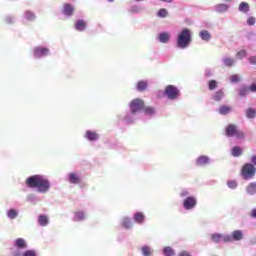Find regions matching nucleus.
Returning a JSON list of instances; mask_svg holds the SVG:
<instances>
[{
    "mask_svg": "<svg viewBox=\"0 0 256 256\" xmlns=\"http://www.w3.org/2000/svg\"><path fill=\"white\" fill-rule=\"evenodd\" d=\"M26 184L31 189H37L38 193H48L51 182L43 175H33L27 178Z\"/></svg>",
    "mask_w": 256,
    "mask_h": 256,
    "instance_id": "obj_1",
    "label": "nucleus"
},
{
    "mask_svg": "<svg viewBox=\"0 0 256 256\" xmlns=\"http://www.w3.org/2000/svg\"><path fill=\"white\" fill-rule=\"evenodd\" d=\"M193 37L189 28H183L176 37V47L178 49H187L191 45Z\"/></svg>",
    "mask_w": 256,
    "mask_h": 256,
    "instance_id": "obj_2",
    "label": "nucleus"
},
{
    "mask_svg": "<svg viewBox=\"0 0 256 256\" xmlns=\"http://www.w3.org/2000/svg\"><path fill=\"white\" fill-rule=\"evenodd\" d=\"M167 97L169 101H177L181 97V90L175 85H167L165 91H158V97Z\"/></svg>",
    "mask_w": 256,
    "mask_h": 256,
    "instance_id": "obj_3",
    "label": "nucleus"
},
{
    "mask_svg": "<svg viewBox=\"0 0 256 256\" xmlns=\"http://www.w3.org/2000/svg\"><path fill=\"white\" fill-rule=\"evenodd\" d=\"M128 107L129 111H132V113H138V115H141V110L145 109V101L141 98H135L130 101Z\"/></svg>",
    "mask_w": 256,
    "mask_h": 256,
    "instance_id": "obj_4",
    "label": "nucleus"
},
{
    "mask_svg": "<svg viewBox=\"0 0 256 256\" xmlns=\"http://www.w3.org/2000/svg\"><path fill=\"white\" fill-rule=\"evenodd\" d=\"M51 55V50L44 46H37L33 49L34 59H44V57H49Z\"/></svg>",
    "mask_w": 256,
    "mask_h": 256,
    "instance_id": "obj_5",
    "label": "nucleus"
},
{
    "mask_svg": "<svg viewBox=\"0 0 256 256\" xmlns=\"http://www.w3.org/2000/svg\"><path fill=\"white\" fill-rule=\"evenodd\" d=\"M256 168L253 164L248 163L242 168L243 179H253L255 177Z\"/></svg>",
    "mask_w": 256,
    "mask_h": 256,
    "instance_id": "obj_6",
    "label": "nucleus"
},
{
    "mask_svg": "<svg viewBox=\"0 0 256 256\" xmlns=\"http://www.w3.org/2000/svg\"><path fill=\"white\" fill-rule=\"evenodd\" d=\"M14 247H16L17 250L13 251L14 256H20L21 255V249H27V241L23 238H18L14 241Z\"/></svg>",
    "mask_w": 256,
    "mask_h": 256,
    "instance_id": "obj_7",
    "label": "nucleus"
},
{
    "mask_svg": "<svg viewBox=\"0 0 256 256\" xmlns=\"http://www.w3.org/2000/svg\"><path fill=\"white\" fill-rule=\"evenodd\" d=\"M211 240L213 243H230L231 242V237L229 234L223 235L219 233H214L211 235Z\"/></svg>",
    "mask_w": 256,
    "mask_h": 256,
    "instance_id": "obj_8",
    "label": "nucleus"
},
{
    "mask_svg": "<svg viewBox=\"0 0 256 256\" xmlns=\"http://www.w3.org/2000/svg\"><path fill=\"white\" fill-rule=\"evenodd\" d=\"M139 115H141V114H138L137 112H133L130 110L123 117V122L126 125H132V123H135V121H137V119H139Z\"/></svg>",
    "mask_w": 256,
    "mask_h": 256,
    "instance_id": "obj_9",
    "label": "nucleus"
},
{
    "mask_svg": "<svg viewBox=\"0 0 256 256\" xmlns=\"http://www.w3.org/2000/svg\"><path fill=\"white\" fill-rule=\"evenodd\" d=\"M226 137L232 138V139H243L245 137V134L243 131L239 129H226L225 130Z\"/></svg>",
    "mask_w": 256,
    "mask_h": 256,
    "instance_id": "obj_10",
    "label": "nucleus"
},
{
    "mask_svg": "<svg viewBox=\"0 0 256 256\" xmlns=\"http://www.w3.org/2000/svg\"><path fill=\"white\" fill-rule=\"evenodd\" d=\"M197 206V199L193 196H188L184 201H183V207L187 211L191 209H195Z\"/></svg>",
    "mask_w": 256,
    "mask_h": 256,
    "instance_id": "obj_11",
    "label": "nucleus"
},
{
    "mask_svg": "<svg viewBox=\"0 0 256 256\" xmlns=\"http://www.w3.org/2000/svg\"><path fill=\"white\" fill-rule=\"evenodd\" d=\"M62 13L65 15V17H73V13H75V6L69 3L64 4L62 8Z\"/></svg>",
    "mask_w": 256,
    "mask_h": 256,
    "instance_id": "obj_12",
    "label": "nucleus"
},
{
    "mask_svg": "<svg viewBox=\"0 0 256 256\" xmlns=\"http://www.w3.org/2000/svg\"><path fill=\"white\" fill-rule=\"evenodd\" d=\"M157 40L159 43H163L164 45H167L169 41H171V33L170 32H160L157 36Z\"/></svg>",
    "mask_w": 256,
    "mask_h": 256,
    "instance_id": "obj_13",
    "label": "nucleus"
},
{
    "mask_svg": "<svg viewBox=\"0 0 256 256\" xmlns=\"http://www.w3.org/2000/svg\"><path fill=\"white\" fill-rule=\"evenodd\" d=\"M22 18L24 21L33 23V21H35V19H37V15H35V12H33L31 10H26V11H24Z\"/></svg>",
    "mask_w": 256,
    "mask_h": 256,
    "instance_id": "obj_14",
    "label": "nucleus"
},
{
    "mask_svg": "<svg viewBox=\"0 0 256 256\" xmlns=\"http://www.w3.org/2000/svg\"><path fill=\"white\" fill-rule=\"evenodd\" d=\"M149 87V82L147 80H140L136 83V91L139 93H143V91H147Z\"/></svg>",
    "mask_w": 256,
    "mask_h": 256,
    "instance_id": "obj_15",
    "label": "nucleus"
},
{
    "mask_svg": "<svg viewBox=\"0 0 256 256\" xmlns=\"http://www.w3.org/2000/svg\"><path fill=\"white\" fill-rule=\"evenodd\" d=\"M222 63H223L224 67H233V65H235V63H237V60H235V58L225 56L222 58Z\"/></svg>",
    "mask_w": 256,
    "mask_h": 256,
    "instance_id": "obj_16",
    "label": "nucleus"
},
{
    "mask_svg": "<svg viewBox=\"0 0 256 256\" xmlns=\"http://www.w3.org/2000/svg\"><path fill=\"white\" fill-rule=\"evenodd\" d=\"M231 241H241L243 239V232L241 230H236L232 232V235H229Z\"/></svg>",
    "mask_w": 256,
    "mask_h": 256,
    "instance_id": "obj_17",
    "label": "nucleus"
},
{
    "mask_svg": "<svg viewBox=\"0 0 256 256\" xmlns=\"http://www.w3.org/2000/svg\"><path fill=\"white\" fill-rule=\"evenodd\" d=\"M199 37L202 41H205L206 43H209L211 41V33L207 30H201L199 32Z\"/></svg>",
    "mask_w": 256,
    "mask_h": 256,
    "instance_id": "obj_18",
    "label": "nucleus"
},
{
    "mask_svg": "<svg viewBox=\"0 0 256 256\" xmlns=\"http://www.w3.org/2000/svg\"><path fill=\"white\" fill-rule=\"evenodd\" d=\"M214 11L216 13H226V11H229V5L228 4H217L214 6Z\"/></svg>",
    "mask_w": 256,
    "mask_h": 256,
    "instance_id": "obj_19",
    "label": "nucleus"
},
{
    "mask_svg": "<svg viewBox=\"0 0 256 256\" xmlns=\"http://www.w3.org/2000/svg\"><path fill=\"white\" fill-rule=\"evenodd\" d=\"M250 9L251 8L249 7V3H247V2H241L238 7V11L240 13H243L244 15H247V13H249Z\"/></svg>",
    "mask_w": 256,
    "mask_h": 256,
    "instance_id": "obj_20",
    "label": "nucleus"
},
{
    "mask_svg": "<svg viewBox=\"0 0 256 256\" xmlns=\"http://www.w3.org/2000/svg\"><path fill=\"white\" fill-rule=\"evenodd\" d=\"M75 29L76 31L83 32L85 29H87V23L84 22V20L79 19L75 23Z\"/></svg>",
    "mask_w": 256,
    "mask_h": 256,
    "instance_id": "obj_21",
    "label": "nucleus"
},
{
    "mask_svg": "<svg viewBox=\"0 0 256 256\" xmlns=\"http://www.w3.org/2000/svg\"><path fill=\"white\" fill-rule=\"evenodd\" d=\"M231 111H233L231 106H227V105H222L218 109V113L220 115H229V113H231Z\"/></svg>",
    "mask_w": 256,
    "mask_h": 256,
    "instance_id": "obj_22",
    "label": "nucleus"
},
{
    "mask_svg": "<svg viewBox=\"0 0 256 256\" xmlns=\"http://www.w3.org/2000/svg\"><path fill=\"white\" fill-rule=\"evenodd\" d=\"M212 99L217 102L222 101V99H225V92H223V90L215 92L212 96Z\"/></svg>",
    "mask_w": 256,
    "mask_h": 256,
    "instance_id": "obj_23",
    "label": "nucleus"
},
{
    "mask_svg": "<svg viewBox=\"0 0 256 256\" xmlns=\"http://www.w3.org/2000/svg\"><path fill=\"white\" fill-rule=\"evenodd\" d=\"M86 139H88V141H97L99 139V134L95 133L94 131L88 130L86 132Z\"/></svg>",
    "mask_w": 256,
    "mask_h": 256,
    "instance_id": "obj_24",
    "label": "nucleus"
},
{
    "mask_svg": "<svg viewBox=\"0 0 256 256\" xmlns=\"http://www.w3.org/2000/svg\"><path fill=\"white\" fill-rule=\"evenodd\" d=\"M38 224L41 227H47V225H49V218H47V216H45V215H40L38 217Z\"/></svg>",
    "mask_w": 256,
    "mask_h": 256,
    "instance_id": "obj_25",
    "label": "nucleus"
},
{
    "mask_svg": "<svg viewBox=\"0 0 256 256\" xmlns=\"http://www.w3.org/2000/svg\"><path fill=\"white\" fill-rule=\"evenodd\" d=\"M7 217L8 219H17V217H19V211H17L16 209H10L7 211Z\"/></svg>",
    "mask_w": 256,
    "mask_h": 256,
    "instance_id": "obj_26",
    "label": "nucleus"
},
{
    "mask_svg": "<svg viewBox=\"0 0 256 256\" xmlns=\"http://www.w3.org/2000/svg\"><path fill=\"white\" fill-rule=\"evenodd\" d=\"M141 253L143 256H152L153 255V249H151L150 246H142Z\"/></svg>",
    "mask_w": 256,
    "mask_h": 256,
    "instance_id": "obj_27",
    "label": "nucleus"
},
{
    "mask_svg": "<svg viewBox=\"0 0 256 256\" xmlns=\"http://www.w3.org/2000/svg\"><path fill=\"white\" fill-rule=\"evenodd\" d=\"M157 17H159L160 19H165L169 17V11H167V9L165 8H161L157 12Z\"/></svg>",
    "mask_w": 256,
    "mask_h": 256,
    "instance_id": "obj_28",
    "label": "nucleus"
},
{
    "mask_svg": "<svg viewBox=\"0 0 256 256\" xmlns=\"http://www.w3.org/2000/svg\"><path fill=\"white\" fill-rule=\"evenodd\" d=\"M248 195H255L256 194V182H252L246 188Z\"/></svg>",
    "mask_w": 256,
    "mask_h": 256,
    "instance_id": "obj_29",
    "label": "nucleus"
},
{
    "mask_svg": "<svg viewBox=\"0 0 256 256\" xmlns=\"http://www.w3.org/2000/svg\"><path fill=\"white\" fill-rule=\"evenodd\" d=\"M209 163V157L207 156H200L196 160V165H207Z\"/></svg>",
    "mask_w": 256,
    "mask_h": 256,
    "instance_id": "obj_30",
    "label": "nucleus"
},
{
    "mask_svg": "<svg viewBox=\"0 0 256 256\" xmlns=\"http://www.w3.org/2000/svg\"><path fill=\"white\" fill-rule=\"evenodd\" d=\"M129 13H132L133 15L141 13L143 9L139 5H133L128 9Z\"/></svg>",
    "mask_w": 256,
    "mask_h": 256,
    "instance_id": "obj_31",
    "label": "nucleus"
},
{
    "mask_svg": "<svg viewBox=\"0 0 256 256\" xmlns=\"http://www.w3.org/2000/svg\"><path fill=\"white\" fill-rule=\"evenodd\" d=\"M242 153H243V150L241 149V147L234 146L232 148V155H233V157H241Z\"/></svg>",
    "mask_w": 256,
    "mask_h": 256,
    "instance_id": "obj_32",
    "label": "nucleus"
},
{
    "mask_svg": "<svg viewBox=\"0 0 256 256\" xmlns=\"http://www.w3.org/2000/svg\"><path fill=\"white\" fill-rule=\"evenodd\" d=\"M238 93L240 97H247L250 93L249 87L243 86L242 88L239 89Z\"/></svg>",
    "mask_w": 256,
    "mask_h": 256,
    "instance_id": "obj_33",
    "label": "nucleus"
},
{
    "mask_svg": "<svg viewBox=\"0 0 256 256\" xmlns=\"http://www.w3.org/2000/svg\"><path fill=\"white\" fill-rule=\"evenodd\" d=\"M157 111L153 107H146L144 109V115H147V117H153Z\"/></svg>",
    "mask_w": 256,
    "mask_h": 256,
    "instance_id": "obj_34",
    "label": "nucleus"
},
{
    "mask_svg": "<svg viewBox=\"0 0 256 256\" xmlns=\"http://www.w3.org/2000/svg\"><path fill=\"white\" fill-rule=\"evenodd\" d=\"M86 218L85 212L78 211L74 215V221H83Z\"/></svg>",
    "mask_w": 256,
    "mask_h": 256,
    "instance_id": "obj_35",
    "label": "nucleus"
},
{
    "mask_svg": "<svg viewBox=\"0 0 256 256\" xmlns=\"http://www.w3.org/2000/svg\"><path fill=\"white\" fill-rule=\"evenodd\" d=\"M134 221L136 223H143L145 221V216L143 215V213L138 212L134 214Z\"/></svg>",
    "mask_w": 256,
    "mask_h": 256,
    "instance_id": "obj_36",
    "label": "nucleus"
},
{
    "mask_svg": "<svg viewBox=\"0 0 256 256\" xmlns=\"http://www.w3.org/2000/svg\"><path fill=\"white\" fill-rule=\"evenodd\" d=\"M246 117H247L248 119H255V117H256V111H255V109H253V108H248V109L246 110Z\"/></svg>",
    "mask_w": 256,
    "mask_h": 256,
    "instance_id": "obj_37",
    "label": "nucleus"
},
{
    "mask_svg": "<svg viewBox=\"0 0 256 256\" xmlns=\"http://www.w3.org/2000/svg\"><path fill=\"white\" fill-rule=\"evenodd\" d=\"M27 201H29L30 203H39V201H41V199L39 197H37V195H35V194H30L27 196Z\"/></svg>",
    "mask_w": 256,
    "mask_h": 256,
    "instance_id": "obj_38",
    "label": "nucleus"
},
{
    "mask_svg": "<svg viewBox=\"0 0 256 256\" xmlns=\"http://www.w3.org/2000/svg\"><path fill=\"white\" fill-rule=\"evenodd\" d=\"M163 254L165 256H174L175 255V251L169 247V246H166L164 249H163Z\"/></svg>",
    "mask_w": 256,
    "mask_h": 256,
    "instance_id": "obj_39",
    "label": "nucleus"
},
{
    "mask_svg": "<svg viewBox=\"0 0 256 256\" xmlns=\"http://www.w3.org/2000/svg\"><path fill=\"white\" fill-rule=\"evenodd\" d=\"M69 182L73 184L79 183V178L77 177V174L75 173L69 174Z\"/></svg>",
    "mask_w": 256,
    "mask_h": 256,
    "instance_id": "obj_40",
    "label": "nucleus"
},
{
    "mask_svg": "<svg viewBox=\"0 0 256 256\" xmlns=\"http://www.w3.org/2000/svg\"><path fill=\"white\" fill-rule=\"evenodd\" d=\"M132 225H133V223H131V220L129 218H124L122 220V226H124L125 229H131Z\"/></svg>",
    "mask_w": 256,
    "mask_h": 256,
    "instance_id": "obj_41",
    "label": "nucleus"
},
{
    "mask_svg": "<svg viewBox=\"0 0 256 256\" xmlns=\"http://www.w3.org/2000/svg\"><path fill=\"white\" fill-rule=\"evenodd\" d=\"M237 59H245L247 57V50H240L236 53Z\"/></svg>",
    "mask_w": 256,
    "mask_h": 256,
    "instance_id": "obj_42",
    "label": "nucleus"
},
{
    "mask_svg": "<svg viewBox=\"0 0 256 256\" xmlns=\"http://www.w3.org/2000/svg\"><path fill=\"white\" fill-rule=\"evenodd\" d=\"M208 88L210 91H215L217 89V81L216 80H210L208 82Z\"/></svg>",
    "mask_w": 256,
    "mask_h": 256,
    "instance_id": "obj_43",
    "label": "nucleus"
},
{
    "mask_svg": "<svg viewBox=\"0 0 256 256\" xmlns=\"http://www.w3.org/2000/svg\"><path fill=\"white\" fill-rule=\"evenodd\" d=\"M4 21L5 23H7V25H13V23H15V17L12 15H8L5 17Z\"/></svg>",
    "mask_w": 256,
    "mask_h": 256,
    "instance_id": "obj_44",
    "label": "nucleus"
},
{
    "mask_svg": "<svg viewBox=\"0 0 256 256\" xmlns=\"http://www.w3.org/2000/svg\"><path fill=\"white\" fill-rule=\"evenodd\" d=\"M227 187H229V189H237V181L229 180L227 182Z\"/></svg>",
    "mask_w": 256,
    "mask_h": 256,
    "instance_id": "obj_45",
    "label": "nucleus"
},
{
    "mask_svg": "<svg viewBox=\"0 0 256 256\" xmlns=\"http://www.w3.org/2000/svg\"><path fill=\"white\" fill-rule=\"evenodd\" d=\"M239 81H240L239 74H234V75L230 76V82L231 83H239Z\"/></svg>",
    "mask_w": 256,
    "mask_h": 256,
    "instance_id": "obj_46",
    "label": "nucleus"
},
{
    "mask_svg": "<svg viewBox=\"0 0 256 256\" xmlns=\"http://www.w3.org/2000/svg\"><path fill=\"white\" fill-rule=\"evenodd\" d=\"M22 256H37V252L35 250H26Z\"/></svg>",
    "mask_w": 256,
    "mask_h": 256,
    "instance_id": "obj_47",
    "label": "nucleus"
},
{
    "mask_svg": "<svg viewBox=\"0 0 256 256\" xmlns=\"http://www.w3.org/2000/svg\"><path fill=\"white\" fill-rule=\"evenodd\" d=\"M256 23V19L253 16L248 17L247 19V25L253 26Z\"/></svg>",
    "mask_w": 256,
    "mask_h": 256,
    "instance_id": "obj_48",
    "label": "nucleus"
},
{
    "mask_svg": "<svg viewBox=\"0 0 256 256\" xmlns=\"http://www.w3.org/2000/svg\"><path fill=\"white\" fill-rule=\"evenodd\" d=\"M205 77H213V69L206 68L205 69Z\"/></svg>",
    "mask_w": 256,
    "mask_h": 256,
    "instance_id": "obj_49",
    "label": "nucleus"
},
{
    "mask_svg": "<svg viewBox=\"0 0 256 256\" xmlns=\"http://www.w3.org/2000/svg\"><path fill=\"white\" fill-rule=\"evenodd\" d=\"M250 65H256V56H250L248 58Z\"/></svg>",
    "mask_w": 256,
    "mask_h": 256,
    "instance_id": "obj_50",
    "label": "nucleus"
},
{
    "mask_svg": "<svg viewBox=\"0 0 256 256\" xmlns=\"http://www.w3.org/2000/svg\"><path fill=\"white\" fill-rule=\"evenodd\" d=\"M249 88V91L252 92V93H256V84L253 83L251 86L248 87Z\"/></svg>",
    "mask_w": 256,
    "mask_h": 256,
    "instance_id": "obj_51",
    "label": "nucleus"
},
{
    "mask_svg": "<svg viewBox=\"0 0 256 256\" xmlns=\"http://www.w3.org/2000/svg\"><path fill=\"white\" fill-rule=\"evenodd\" d=\"M188 195H189V191H187V190H182V192L180 194L181 197H188Z\"/></svg>",
    "mask_w": 256,
    "mask_h": 256,
    "instance_id": "obj_52",
    "label": "nucleus"
},
{
    "mask_svg": "<svg viewBox=\"0 0 256 256\" xmlns=\"http://www.w3.org/2000/svg\"><path fill=\"white\" fill-rule=\"evenodd\" d=\"M250 217H252V219H256V208L251 211Z\"/></svg>",
    "mask_w": 256,
    "mask_h": 256,
    "instance_id": "obj_53",
    "label": "nucleus"
},
{
    "mask_svg": "<svg viewBox=\"0 0 256 256\" xmlns=\"http://www.w3.org/2000/svg\"><path fill=\"white\" fill-rule=\"evenodd\" d=\"M226 129H237V126L235 124H229Z\"/></svg>",
    "mask_w": 256,
    "mask_h": 256,
    "instance_id": "obj_54",
    "label": "nucleus"
},
{
    "mask_svg": "<svg viewBox=\"0 0 256 256\" xmlns=\"http://www.w3.org/2000/svg\"><path fill=\"white\" fill-rule=\"evenodd\" d=\"M179 256H191V254H189L187 251H183L179 254Z\"/></svg>",
    "mask_w": 256,
    "mask_h": 256,
    "instance_id": "obj_55",
    "label": "nucleus"
},
{
    "mask_svg": "<svg viewBox=\"0 0 256 256\" xmlns=\"http://www.w3.org/2000/svg\"><path fill=\"white\" fill-rule=\"evenodd\" d=\"M251 161H252V163H253L254 165H256V156H253L252 159H251Z\"/></svg>",
    "mask_w": 256,
    "mask_h": 256,
    "instance_id": "obj_56",
    "label": "nucleus"
},
{
    "mask_svg": "<svg viewBox=\"0 0 256 256\" xmlns=\"http://www.w3.org/2000/svg\"><path fill=\"white\" fill-rule=\"evenodd\" d=\"M163 1L164 3H173V0H161Z\"/></svg>",
    "mask_w": 256,
    "mask_h": 256,
    "instance_id": "obj_57",
    "label": "nucleus"
},
{
    "mask_svg": "<svg viewBox=\"0 0 256 256\" xmlns=\"http://www.w3.org/2000/svg\"><path fill=\"white\" fill-rule=\"evenodd\" d=\"M223 1H225V3H231V1L233 0H223Z\"/></svg>",
    "mask_w": 256,
    "mask_h": 256,
    "instance_id": "obj_58",
    "label": "nucleus"
},
{
    "mask_svg": "<svg viewBox=\"0 0 256 256\" xmlns=\"http://www.w3.org/2000/svg\"><path fill=\"white\" fill-rule=\"evenodd\" d=\"M109 1V3H113V1H115V0H108Z\"/></svg>",
    "mask_w": 256,
    "mask_h": 256,
    "instance_id": "obj_59",
    "label": "nucleus"
},
{
    "mask_svg": "<svg viewBox=\"0 0 256 256\" xmlns=\"http://www.w3.org/2000/svg\"><path fill=\"white\" fill-rule=\"evenodd\" d=\"M135 1H137V2L139 3V2H141V1H143V0H135Z\"/></svg>",
    "mask_w": 256,
    "mask_h": 256,
    "instance_id": "obj_60",
    "label": "nucleus"
},
{
    "mask_svg": "<svg viewBox=\"0 0 256 256\" xmlns=\"http://www.w3.org/2000/svg\"><path fill=\"white\" fill-rule=\"evenodd\" d=\"M249 35H255V34H253V33H250Z\"/></svg>",
    "mask_w": 256,
    "mask_h": 256,
    "instance_id": "obj_61",
    "label": "nucleus"
}]
</instances>
